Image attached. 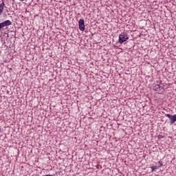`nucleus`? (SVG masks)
<instances>
[{
    "instance_id": "6e6552de",
    "label": "nucleus",
    "mask_w": 176,
    "mask_h": 176,
    "mask_svg": "<svg viewBox=\"0 0 176 176\" xmlns=\"http://www.w3.org/2000/svg\"><path fill=\"white\" fill-rule=\"evenodd\" d=\"M5 26V23L3 22L0 23V30H2Z\"/></svg>"
},
{
    "instance_id": "1a4fd4ad",
    "label": "nucleus",
    "mask_w": 176,
    "mask_h": 176,
    "mask_svg": "<svg viewBox=\"0 0 176 176\" xmlns=\"http://www.w3.org/2000/svg\"><path fill=\"white\" fill-rule=\"evenodd\" d=\"M158 164H160L159 166H158V168H159V167H162V166H163V162H158Z\"/></svg>"
},
{
    "instance_id": "20e7f679",
    "label": "nucleus",
    "mask_w": 176,
    "mask_h": 176,
    "mask_svg": "<svg viewBox=\"0 0 176 176\" xmlns=\"http://www.w3.org/2000/svg\"><path fill=\"white\" fill-rule=\"evenodd\" d=\"M3 9H5V3L2 2L0 3V16L3 13Z\"/></svg>"
},
{
    "instance_id": "39448f33",
    "label": "nucleus",
    "mask_w": 176,
    "mask_h": 176,
    "mask_svg": "<svg viewBox=\"0 0 176 176\" xmlns=\"http://www.w3.org/2000/svg\"><path fill=\"white\" fill-rule=\"evenodd\" d=\"M5 27H8V25H12V21L7 20L3 22Z\"/></svg>"
},
{
    "instance_id": "f257e3e1",
    "label": "nucleus",
    "mask_w": 176,
    "mask_h": 176,
    "mask_svg": "<svg viewBox=\"0 0 176 176\" xmlns=\"http://www.w3.org/2000/svg\"><path fill=\"white\" fill-rule=\"evenodd\" d=\"M129 39V36L124 32H122L119 35L118 42L119 43L122 44L124 43V42H126Z\"/></svg>"
},
{
    "instance_id": "7ed1b4c3",
    "label": "nucleus",
    "mask_w": 176,
    "mask_h": 176,
    "mask_svg": "<svg viewBox=\"0 0 176 176\" xmlns=\"http://www.w3.org/2000/svg\"><path fill=\"white\" fill-rule=\"evenodd\" d=\"M78 25L80 31H83L85 30V19H80L78 21Z\"/></svg>"
},
{
    "instance_id": "423d86ee",
    "label": "nucleus",
    "mask_w": 176,
    "mask_h": 176,
    "mask_svg": "<svg viewBox=\"0 0 176 176\" xmlns=\"http://www.w3.org/2000/svg\"><path fill=\"white\" fill-rule=\"evenodd\" d=\"M153 87L155 88V90L157 91V90L160 89V85L154 84Z\"/></svg>"
},
{
    "instance_id": "0eeeda50",
    "label": "nucleus",
    "mask_w": 176,
    "mask_h": 176,
    "mask_svg": "<svg viewBox=\"0 0 176 176\" xmlns=\"http://www.w3.org/2000/svg\"><path fill=\"white\" fill-rule=\"evenodd\" d=\"M157 168H159V166H157L151 167L152 171H156V170H157Z\"/></svg>"
},
{
    "instance_id": "f03ea898",
    "label": "nucleus",
    "mask_w": 176,
    "mask_h": 176,
    "mask_svg": "<svg viewBox=\"0 0 176 176\" xmlns=\"http://www.w3.org/2000/svg\"><path fill=\"white\" fill-rule=\"evenodd\" d=\"M166 116L170 119V124H174L176 122V114H174L173 116L171 114H166Z\"/></svg>"
}]
</instances>
